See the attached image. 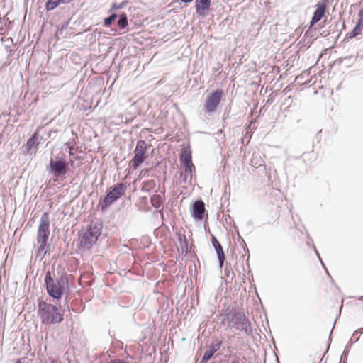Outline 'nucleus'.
Instances as JSON below:
<instances>
[{
	"instance_id": "nucleus-6",
	"label": "nucleus",
	"mask_w": 363,
	"mask_h": 363,
	"mask_svg": "<svg viewBox=\"0 0 363 363\" xmlns=\"http://www.w3.org/2000/svg\"><path fill=\"white\" fill-rule=\"evenodd\" d=\"M225 320L233 323L237 330L244 331L247 334L251 332L249 321L245 315L236 310H231L229 314H227L226 318L223 320L222 323L224 324Z\"/></svg>"
},
{
	"instance_id": "nucleus-12",
	"label": "nucleus",
	"mask_w": 363,
	"mask_h": 363,
	"mask_svg": "<svg viewBox=\"0 0 363 363\" xmlns=\"http://www.w3.org/2000/svg\"><path fill=\"white\" fill-rule=\"evenodd\" d=\"M191 216L197 220H201L204 218L205 203L202 200L196 201L191 209Z\"/></svg>"
},
{
	"instance_id": "nucleus-4",
	"label": "nucleus",
	"mask_w": 363,
	"mask_h": 363,
	"mask_svg": "<svg viewBox=\"0 0 363 363\" xmlns=\"http://www.w3.org/2000/svg\"><path fill=\"white\" fill-rule=\"evenodd\" d=\"M101 229V223H91L85 231L79 234V247L82 250H90L98 240Z\"/></svg>"
},
{
	"instance_id": "nucleus-2",
	"label": "nucleus",
	"mask_w": 363,
	"mask_h": 363,
	"mask_svg": "<svg viewBox=\"0 0 363 363\" xmlns=\"http://www.w3.org/2000/svg\"><path fill=\"white\" fill-rule=\"evenodd\" d=\"M38 315L43 325H54L63 320L60 306L47 303L42 298L38 301Z\"/></svg>"
},
{
	"instance_id": "nucleus-14",
	"label": "nucleus",
	"mask_w": 363,
	"mask_h": 363,
	"mask_svg": "<svg viewBox=\"0 0 363 363\" xmlns=\"http://www.w3.org/2000/svg\"><path fill=\"white\" fill-rule=\"evenodd\" d=\"M211 3L205 0H196L195 1L196 12L199 16H204L205 12L210 9Z\"/></svg>"
},
{
	"instance_id": "nucleus-19",
	"label": "nucleus",
	"mask_w": 363,
	"mask_h": 363,
	"mask_svg": "<svg viewBox=\"0 0 363 363\" xmlns=\"http://www.w3.org/2000/svg\"><path fill=\"white\" fill-rule=\"evenodd\" d=\"M117 26L120 29L125 28L128 25L127 14L124 12L118 16Z\"/></svg>"
},
{
	"instance_id": "nucleus-29",
	"label": "nucleus",
	"mask_w": 363,
	"mask_h": 363,
	"mask_svg": "<svg viewBox=\"0 0 363 363\" xmlns=\"http://www.w3.org/2000/svg\"><path fill=\"white\" fill-rule=\"evenodd\" d=\"M362 333H363V328L356 330L353 333V336L357 334H362Z\"/></svg>"
},
{
	"instance_id": "nucleus-36",
	"label": "nucleus",
	"mask_w": 363,
	"mask_h": 363,
	"mask_svg": "<svg viewBox=\"0 0 363 363\" xmlns=\"http://www.w3.org/2000/svg\"><path fill=\"white\" fill-rule=\"evenodd\" d=\"M69 154L72 155L73 153L72 152V148L70 146H69Z\"/></svg>"
},
{
	"instance_id": "nucleus-24",
	"label": "nucleus",
	"mask_w": 363,
	"mask_h": 363,
	"mask_svg": "<svg viewBox=\"0 0 363 363\" xmlns=\"http://www.w3.org/2000/svg\"><path fill=\"white\" fill-rule=\"evenodd\" d=\"M127 4H128V1L127 0H124L122 2H121L120 4H118L116 2H113L111 4V9L109 10V12H113L115 10L121 9L124 8L127 5Z\"/></svg>"
},
{
	"instance_id": "nucleus-20",
	"label": "nucleus",
	"mask_w": 363,
	"mask_h": 363,
	"mask_svg": "<svg viewBox=\"0 0 363 363\" xmlns=\"http://www.w3.org/2000/svg\"><path fill=\"white\" fill-rule=\"evenodd\" d=\"M363 30V26L359 24L358 22L355 25L354 28L352 30L347 34V37L349 38H353L361 33V31Z\"/></svg>"
},
{
	"instance_id": "nucleus-15",
	"label": "nucleus",
	"mask_w": 363,
	"mask_h": 363,
	"mask_svg": "<svg viewBox=\"0 0 363 363\" xmlns=\"http://www.w3.org/2000/svg\"><path fill=\"white\" fill-rule=\"evenodd\" d=\"M179 161L183 167L193 164L191 151L189 148L185 147L182 150L179 156Z\"/></svg>"
},
{
	"instance_id": "nucleus-39",
	"label": "nucleus",
	"mask_w": 363,
	"mask_h": 363,
	"mask_svg": "<svg viewBox=\"0 0 363 363\" xmlns=\"http://www.w3.org/2000/svg\"><path fill=\"white\" fill-rule=\"evenodd\" d=\"M205 1L211 3V0H205Z\"/></svg>"
},
{
	"instance_id": "nucleus-23",
	"label": "nucleus",
	"mask_w": 363,
	"mask_h": 363,
	"mask_svg": "<svg viewBox=\"0 0 363 363\" xmlns=\"http://www.w3.org/2000/svg\"><path fill=\"white\" fill-rule=\"evenodd\" d=\"M118 18V15L116 13H111L108 17L104 18V27H110L113 22Z\"/></svg>"
},
{
	"instance_id": "nucleus-30",
	"label": "nucleus",
	"mask_w": 363,
	"mask_h": 363,
	"mask_svg": "<svg viewBox=\"0 0 363 363\" xmlns=\"http://www.w3.org/2000/svg\"><path fill=\"white\" fill-rule=\"evenodd\" d=\"M109 363H126V362H125L123 360L118 359V360H111Z\"/></svg>"
},
{
	"instance_id": "nucleus-13",
	"label": "nucleus",
	"mask_w": 363,
	"mask_h": 363,
	"mask_svg": "<svg viewBox=\"0 0 363 363\" xmlns=\"http://www.w3.org/2000/svg\"><path fill=\"white\" fill-rule=\"evenodd\" d=\"M211 241H212V245H213V246L215 249V251L217 254L219 267H220V268H222L224 264V262L225 260V253L223 250V247L220 245L218 240L213 235H211Z\"/></svg>"
},
{
	"instance_id": "nucleus-17",
	"label": "nucleus",
	"mask_w": 363,
	"mask_h": 363,
	"mask_svg": "<svg viewBox=\"0 0 363 363\" xmlns=\"http://www.w3.org/2000/svg\"><path fill=\"white\" fill-rule=\"evenodd\" d=\"M195 172V167L194 164L184 166V172H181V177L182 178V181L186 182L188 179V177H190V181L192 179V174Z\"/></svg>"
},
{
	"instance_id": "nucleus-28",
	"label": "nucleus",
	"mask_w": 363,
	"mask_h": 363,
	"mask_svg": "<svg viewBox=\"0 0 363 363\" xmlns=\"http://www.w3.org/2000/svg\"><path fill=\"white\" fill-rule=\"evenodd\" d=\"M315 253H316V255H317V256H318V259H320V262H321V264H322V265H323V267L325 268V271H326L327 274H328V276H330V274H329L328 271L327 270V269H326V267H325V264H323V261L321 260V258H320V255H319L318 252L317 251V250H316L315 248Z\"/></svg>"
},
{
	"instance_id": "nucleus-1",
	"label": "nucleus",
	"mask_w": 363,
	"mask_h": 363,
	"mask_svg": "<svg viewBox=\"0 0 363 363\" xmlns=\"http://www.w3.org/2000/svg\"><path fill=\"white\" fill-rule=\"evenodd\" d=\"M44 281L48 294L55 300H60L64 291L69 289V279L66 273L55 277L50 271H47Z\"/></svg>"
},
{
	"instance_id": "nucleus-33",
	"label": "nucleus",
	"mask_w": 363,
	"mask_h": 363,
	"mask_svg": "<svg viewBox=\"0 0 363 363\" xmlns=\"http://www.w3.org/2000/svg\"><path fill=\"white\" fill-rule=\"evenodd\" d=\"M230 363H240L239 359H234Z\"/></svg>"
},
{
	"instance_id": "nucleus-25",
	"label": "nucleus",
	"mask_w": 363,
	"mask_h": 363,
	"mask_svg": "<svg viewBox=\"0 0 363 363\" xmlns=\"http://www.w3.org/2000/svg\"><path fill=\"white\" fill-rule=\"evenodd\" d=\"M350 349V345H347L345 347V350H344V351L342 352V354L341 356V361H340V363H346V361H347V357H348V354H349Z\"/></svg>"
},
{
	"instance_id": "nucleus-35",
	"label": "nucleus",
	"mask_w": 363,
	"mask_h": 363,
	"mask_svg": "<svg viewBox=\"0 0 363 363\" xmlns=\"http://www.w3.org/2000/svg\"><path fill=\"white\" fill-rule=\"evenodd\" d=\"M15 363H22V359H18Z\"/></svg>"
},
{
	"instance_id": "nucleus-26",
	"label": "nucleus",
	"mask_w": 363,
	"mask_h": 363,
	"mask_svg": "<svg viewBox=\"0 0 363 363\" xmlns=\"http://www.w3.org/2000/svg\"><path fill=\"white\" fill-rule=\"evenodd\" d=\"M359 20L358 23L363 26V7L360 9L358 13Z\"/></svg>"
},
{
	"instance_id": "nucleus-8",
	"label": "nucleus",
	"mask_w": 363,
	"mask_h": 363,
	"mask_svg": "<svg viewBox=\"0 0 363 363\" xmlns=\"http://www.w3.org/2000/svg\"><path fill=\"white\" fill-rule=\"evenodd\" d=\"M147 156V145L146 142L143 140H138L134 150V157L130 162L131 168L133 169H138V167L143 163Z\"/></svg>"
},
{
	"instance_id": "nucleus-34",
	"label": "nucleus",
	"mask_w": 363,
	"mask_h": 363,
	"mask_svg": "<svg viewBox=\"0 0 363 363\" xmlns=\"http://www.w3.org/2000/svg\"><path fill=\"white\" fill-rule=\"evenodd\" d=\"M238 235L239 238L241 240V241H242V242L245 245V241H244L243 238H242V237H240V235H239V233H238Z\"/></svg>"
},
{
	"instance_id": "nucleus-37",
	"label": "nucleus",
	"mask_w": 363,
	"mask_h": 363,
	"mask_svg": "<svg viewBox=\"0 0 363 363\" xmlns=\"http://www.w3.org/2000/svg\"><path fill=\"white\" fill-rule=\"evenodd\" d=\"M358 299L360 300V301H363V296H361L360 297H359Z\"/></svg>"
},
{
	"instance_id": "nucleus-38",
	"label": "nucleus",
	"mask_w": 363,
	"mask_h": 363,
	"mask_svg": "<svg viewBox=\"0 0 363 363\" xmlns=\"http://www.w3.org/2000/svg\"><path fill=\"white\" fill-rule=\"evenodd\" d=\"M333 328H332V330H330V337H329V339H330V340H331V339H330V335H331V334H332V333H333Z\"/></svg>"
},
{
	"instance_id": "nucleus-11",
	"label": "nucleus",
	"mask_w": 363,
	"mask_h": 363,
	"mask_svg": "<svg viewBox=\"0 0 363 363\" xmlns=\"http://www.w3.org/2000/svg\"><path fill=\"white\" fill-rule=\"evenodd\" d=\"M327 1L323 0L321 2H318L315 6V10L313 13V17L311 20L310 24L311 26L316 24L318 21L321 20L324 14L325 13L326 8H327Z\"/></svg>"
},
{
	"instance_id": "nucleus-21",
	"label": "nucleus",
	"mask_w": 363,
	"mask_h": 363,
	"mask_svg": "<svg viewBox=\"0 0 363 363\" xmlns=\"http://www.w3.org/2000/svg\"><path fill=\"white\" fill-rule=\"evenodd\" d=\"M150 203L154 208H160L162 203V196L159 194L152 196L150 197Z\"/></svg>"
},
{
	"instance_id": "nucleus-27",
	"label": "nucleus",
	"mask_w": 363,
	"mask_h": 363,
	"mask_svg": "<svg viewBox=\"0 0 363 363\" xmlns=\"http://www.w3.org/2000/svg\"><path fill=\"white\" fill-rule=\"evenodd\" d=\"M315 253H316V255H317V256H318V259H320V262H321V264H322V265H323V267L325 268V271H326L327 274H328V276H330V274H329L328 271L327 270V269H326V267H325V264H323V261L321 260V258H320V255H319L318 252L317 251V250H316L315 248Z\"/></svg>"
},
{
	"instance_id": "nucleus-16",
	"label": "nucleus",
	"mask_w": 363,
	"mask_h": 363,
	"mask_svg": "<svg viewBox=\"0 0 363 363\" xmlns=\"http://www.w3.org/2000/svg\"><path fill=\"white\" fill-rule=\"evenodd\" d=\"M38 135L37 133H33L30 138H29L24 145L25 150L27 153H30V151L34 148L35 151L38 149Z\"/></svg>"
},
{
	"instance_id": "nucleus-31",
	"label": "nucleus",
	"mask_w": 363,
	"mask_h": 363,
	"mask_svg": "<svg viewBox=\"0 0 363 363\" xmlns=\"http://www.w3.org/2000/svg\"><path fill=\"white\" fill-rule=\"evenodd\" d=\"M359 340V337H357L354 341H352V340H350V344L352 345L354 342H357Z\"/></svg>"
},
{
	"instance_id": "nucleus-9",
	"label": "nucleus",
	"mask_w": 363,
	"mask_h": 363,
	"mask_svg": "<svg viewBox=\"0 0 363 363\" xmlns=\"http://www.w3.org/2000/svg\"><path fill=\"white\" fill-rule=\"evenodd\" d=\"M223 96L224 92L222 89H216L210 93L206 99V101L203 106V111L208 114L214 113Z\"/></svg>"
},
{
	"instance_id": "nucleus-10",
	"label": "nucleus",
	"mask_w": 363,
	"mask_h": 363,
	"mask_svg": "<svg viewBox=\"0 0 363 363\" xmlns=\"http://www.w3.org/2000/svg\"><path fill=\"white\" fill-rule=\"evenodd\" d=\"M222 345V342L218 340H213L208 345V350L205 352L202 357L200 363H206L209 361L214 354L220 350Z\"/></svg>"
},
{
	"instance_id": "nucleus-18",
	"label": "nucleus",
	"mask_w": 363,
	"mask_h": 363,
	"mask_svg": "<svg viewBox=\"0 0 363 363\" xmlns=\"http://www.w3.org/2000/svg\"><path fill=\"white\" fill-rule=\"evenodd\" d=\"M179 236L178 241L179 242V246L182 254L186 255L188 253V242L186 240V238L185 235L177 234Z\"/></svg>"
},
{
	"instance_id": "nucleus-40",
	"label": "nucleus",
	"mask_w": 363,
	"mask_h": 363,
	"mask_svg": "<svg viewBox=\"0 0 363 363\" xmlns=\"http://www.w3.org/2000/svg\"><path fill=\"white\" fill-rule=\"evenodd\" d=\"M363 3V0L360 2V4H362Z\"/></svg>"
},
{
	"instance_id": "nucleus-32",
	"label": "nucleus",
	"mask_w": 363,
	"mask_h": 363,
	"mask_svg": "<svg viewBox=\"0 0 363 363\" xmlns=\"http://www.w3.org/2000/svg\"><path fill=\"white\" fill-rule=\"evenodd\" d=\"M183 3H185V4H187V3H191V1H193L194 0H180Z\"/></svg>"
},
{
	"instance_id": "nucleus-3",
	"label": "nucleus",
	"mask_w": 363,
	"mask_h": 363,
	"mask_svg": "<svg viewBox=\"0 0 363 363\" xmlns=\"http://www.w3.org/2000/svg\"><path fill=\"white\" fill-rule=\"evenodd\" d=\"M50 235V218L49 214L43 213L40 220V224L37 233V242L40 244L38 248V256H41V259L46 255L45 248L48 245V239Z\"/></svg>"
},
{
	"instance_id": "nucleus-7",
	"label": "nucleus",
	"mask_w": 363,
	"mask_h": 363,
	"mask_svg": "<svg viewBox=\"0 0 363 363\" xmlns=\"http://www.w3.org/2000/svg\"><path fill=\"white\" fill-rule=\"evenodd\" d=\"M69 170L68 162L61 157L51 158L47 171L52 176L58 178L64 177Z\"/></svg>"
},
{
	"instance_id": "nucleus-5",
	"label": "nucleus",
	"mask_w": 363,
	"mask_h": 363,
	"mask_svg": "<svg viewBox=\"0 0 363 363\" xmlns=\"http://www.w3.org/2000/svg\"><path fill=\"white\" fill-rule=\"evenodd\" d=\"M126 189V185L120 182L113 185L107 190L106 195L104 196L103 200L99 202L101 211H105L119 198H121L125 193Z\"/></svg>"
},
{
	"instance_id": "nucleus-22",
	"label": "nucleus",
	"mask_w": 363,
	"mask_h": 363,
	"mask_svg": "<svg viewBox=\"0 0 363 363\" xmlns=\"http://www.w3.org/2000/svg\"><path fill=\"white\" fill-rule=\"evenodd\" d=\"M59 0H48L45 4L47 11H52L60 5Z\"/></svg>"
}]
</instances>
